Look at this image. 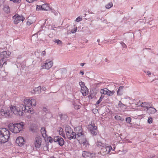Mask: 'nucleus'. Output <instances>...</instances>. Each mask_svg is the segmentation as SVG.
Returning <instances> with one entry per match:
<instances>
[{
  "label": "nucleus",
  "instance_id": "nucleus-1",
  "mask_svg": "<svg viewBox=\"0 0 158 158\" xmlns=\"http://www.w3.org/2000/svg\"><path fill=\"white\" fill-rule=\"evenodd\" d=\"M25 125L24 123L21 122L20 123H15L14 124L10 123L8 127L11 131L15 133H17L23 129Z\"/></svg>",
  "mask_w": 158,
  "mask_h": 158
},
{
  "label": "nucleus",
  "instance_id": "nucleus-2",
  "mask_svg": "<svg viewBox=\"0 0 158 158\" xmlns=\"http://www.w3.org/2000/svg\"><path fill=\"white\" fill-rule=\"evenodd\" d=\"M10 137V131L6 128H0V143H5L8 141Z\"/></svg>",
  "mask_w": 158,
  "mask_h": 158
},
{
  "label": "nucleus",
  "instance_id": "nucleus-3",
  "mask_svg": "<svg viewBox=\"0 0 158 158\" xmlns=\"http://www.w3.org/2000/svg\"><path fill=\"white\" fill-rule=\"evenodd\" d=\"M12 111H11L10 106V107H4L0 111L1 116L4 117L8 118L11 117Z\"/></svg>",
  "mask_w": 158,
  "mask_h": 158
},
{
  "label": "nucleus",
  "instance_id": "nucleus-4",
  "mask_svg": "<svg viewBox=\"0 0 158 158\" xmlns=\"http://www.w3.org/2000/svg\"><path fill=\"white\" fill-rule=\"evenodd\" d=\"M74 131L76 135V138L78 140L81 139L82 137H84V134L82 132V129L81 126L76 127L74 128Z\"/></svg>",
  "mask_w": 158,
  "mask_h": 158
},
{
  "label": "nucleus",
  "instance_id": "nucleus-5",
  "mask_svg": "<svg viewBox=\"0 0 158 158\" xmlns=\"http://www.w3.org/2000/svg\"><path fill=\"white\" fill-rule=\"evenodd\" d=\"M89 130L91 134L93 136L96 135L98 132L97 127L94 123L89 126Z\"/></svg>",
  "mask_w": 158,
  "mask_h": 158
},
{
  "label": "nucleus",
  "instance_id": "nucleus-6",
  "mask_svg": "<svg viewBox=\"0 0 158 158\" xmlns=\"http://www.w3.org/2000/svg\"><path fill=\"white\" fill-rule=\"evenodd\" d=\"M14 19V23L15 24H17L21 21L23 22L25 19L24 17L22 15H19L18 14H15L13 17Z\"/></svg>",
  "mask_w": 158,
  "mask_h": 158
},
{
  "label": "nucleus",
  "instance_id": "nucleus-7",
  "mask_svg": "<svg viewBox=\"0 0 158 158\" xmlns=\"http://www.w3.org/2000/svg\"><path fill=\"white\" fill-rule=\"evenodd\" d=\"M11 111L15 115L19 116H22L23 115V113L20 110V109L16 108V106H10Z\"/></svg>",
  "mask_w": 158,
  "mask_h": 158
},
{
  "label": "nucleus",
  "instance_id": "nucleus-8",
  "mask_svg": "<svg viewBox=\"0 0 158 158\" xmlns=\"http://www.w3.org/2000/svg\"><path fill=\"white\" fill-rule=\"evenodd\" d=\"M53 62L52 60H47L42 65V69H49L53 66Z\"/></svg>",
  "mask_w": 158,
  "mask_h": 158
},
{
  "label": "nucleus",
  "instance_id": "nucleus-9",
  "mask_svg": "<svg viewBox=\"0 0 158 158\" xmlns=\"http://www.w3.org/2000/svg\"><path fill=\"white\" fill-rule=\"evenodd\" d=\"M55 142L57 143L60 146H62L64 144V139L60 136H56L54 137L53 139Z\"/></svg>",
  "mask_w": 158,
  "mask_h": 158
},
{
  "label": "nucleus",
  "instance_id": "nucleus-10",
  "mask_svg": "<svg viewBox=\"0 0 158 158\" xmlns=\"http://www.w3.org/2000/svg\"><path fill=\"white\" fill-rule=\"evenodd\" d=\"M42 139L40 137H36L35 139V146L36 148H39L41 145Z\"/></svg>",
  "mask_w": 158,
  "mask_h": 158
},
{
  "label": "nucleus",
  "instance_id": "nucleus-11",
  "mask_svg": "<svg viewBox=\"0 0 158 158\" xmlns=\"http://www.w3.org/2000/svg\"><path fill=\"white\" fill-rule=\"evenodd\" d=\"M25 142L23 137L21 136L18 137L16 140V143L20 147L23 146Z\"/></svg>",
  "mask_w": 158,
  "mask_h": 158
},
{
  "label": "nucleus",
  "instance_id": "nucleus-12",
  "mask_svg": "<svg viewBox=\"0 0 158 158\" xmlns=\"http://www.w3.org/2000/svg\"><path fill=\"white\" fill-rule=\"evenodd\" d=\"M10 54L11 53L9 51H3L1 53L0 57L1 58L6 59Z\"/></svg>",
  "mask_w": 158,
  "mask_h": 158
},
{
  "label": "nucleus",
  "instance_id": "nucleus-13",
  "mask_svg": "<svg viewBox=\"0 0 158 158\" xmlns=\"http://www.w3.org/2000/svg\"><path fill=\"white\" fill-rule=\"evenodd\" d=\"M147 111L149 114H152L155 113L156 111V110L154 108L151 107L146 106Z\"/></svg>",
  "mask_w": 158,
  "mask_h": 158
},
{
  "label": "nucleus",
  "instance_id": "nucleus-14",
  "mask_svg": "<svg viewBox=\"0 0 158 158\" xmlns=\"http://www.w3.org/2000/svg\"><path fill=\"white\" fill-rule=\"evenodd\" d=\"M81 144H82L83 145H85V146H87V145H89V143L88 141L86 140L85 135L84 137H82L81 138Z\"/></svg>",
  "mask_w": 158,
  "mask_h": 158
},
{
  "label": "nucleus",
  "instance_id": "nucleus-15",
  "mask_svg": "<svg viewBox=\"0 0 158 158\" xmlns=\"http://www.w3.org/2000/svg\"><path fill=\"white\" fill-rule=\"evenodd\" d=\"M73 131V129L70 126H66L65 127V131L66 132L67 136L69 137V134L71 133Z\"/></svg>",
  "mask_w": 158,
  "mask_h": 158
},
{
  "label": "nucleus",
  "instance_id": "nucleus-16",
  "mask_svg": "<svg viewBox=\"0 0 158 158\" xmlns=\"http://www.w3.org/2000/svg\"><path fill=\"white\" fill-rule=\"evenodd\" d=\"M41 87H38L34 89L32 91V93L34 94H40L41 92Z\"/></svg>",
  "mask_w": 158,
  "mask_h": 158
},
{
  "label": "nucleus",
  "instance_id": "nucleus-17",
  "mask_svg": "<svg viewBox=\"0 0 158 158\" xmlns=\"http://www.w3.org/2000/svg\"><path fill=\"white\" fill-rule=\"evenodd\" d=\"M23 107H22L21 109L22 111H24V112H29V111L31 112L30 108L28 106H26L23 105Z\"/></svg>",
  "mask_w": 158,
  "mask_h": 158
},
{
  "label": "nucleus",
  "instance_id": "nucleus-18",
  "mask_svg": "<svg viewBox=\"0 0 158 158\" xmlns=\"http://www.w3.org/2000/svg\"><path fill=\"white\" fill-rule=\"evenodd\" d=\"M69 137L67 136L68 139L70 140L72 139H75L76 138V133L73 131H72V132L69 134Z\"/></svg>",
  "mask_w": 158,
  "mask_h": 158
},
{
  "label": "nucleus",
  "instance_id": "nucleus-19",
  "mask_svg": "<svg viewBox=\"0 0 158 158\" xmlns=\"http://www.w3.org/2000/svg\"><path fill=\"white\" fill-rule=\"evenodd\" d=\"M123 86H120L119 87L117 92L118 95L120 96L123 94Z\"/></svg>",
  "mask_w": 158,
  "mask_h": 158
},
{
  "label": "nucleus",
  "instance_id": "nucleus-20",
  "mask_svg": "<svg viewBox=\"0 0 158 158\" xmlns=\"http://www.w3.org/2000/svg\"><path fill=\"white\" fill-rule=\"evenodd\" d=\"M40 131L43 137L44 138H46L47 136V135L45 128L44 127H42Z\"/></svg>",
  "mask_w": 158,
  "mask_h": 158
},
{
  "label": "nucleus",
  "instance_id": "nucleus-21",
  "mask_svg": "<svg viewBox=\"0 0 158 158\" xmlns=\"http://www.w3.org/2000/svg\"><path fill=\"white\" fill-rule=\"evenodd\" d=\"M91 154L89 152L84 151L83 152L82 156L83 157L85 158L89 157L91 156Z\"/></svg>",
  "mask_w": 158,
  "mask_h": 158
},
{
  "label": "nucleus",
  "instance_id": "nucleus-22",
  "mask_svg": "<svg viewBox=\"0 0 158 158\" xmlns=\"http://www.w3.org/2000/svg\"><path fill=\"white\" fill-rule=\"evenodd\" d=\"M102 149H103L104 151L105 150L106 151L105 152H106V153H108L110 151V149H112V147L110 146H104V147L102 148H101Z\"/></svg>",
  "mask_w": 158,
  "mask_h": 158
},
{
  "label": "nucleus",
  "instance_id": "nucleus-23",
  "mask_svg": "<svg viewBox=\"0 0 158 158\" xmlns=\"http://www.w3.org/2000/svg\"><path fill=\"white\" fill-rule=\"evenodd\" d=\"M58 131L59 134L63 137H65V135L64 133L63 129L61 127H59L58 129Z\"/></svg>",
  "mask_w": 158,
  "mask_h": 158
},
{
  "label": "nucleus",
  "instance_id": "nucleus-24",
  "mask_svg": "<svg viewBox=\"0 0 158 158\" xmlns=\"http://www.w3.org/2000/svg\"><path fill=\"white\" fill-rule=\"evenodd\" d=\"M81 92L83 96H85L88 94V91L86 87L85 89H81Z\"/></svg>",
  "mask_w": 158,
  "mask_h": 158
},
{
  "label": "nucleus",
  "instance_id": "nucleus-25",
  "mask_svg": "<svg viewBox=\"0 0 158 158\" xmlns=\"http://www.w3.org/2000/svg\"><path fill=\"white\" fill-rule=\"evenodd\" d=\"M41 8L42 10H48L50 9L48 4H44L41 6Z\"/></svg>",
  "mask_w": 158,
  "mask_h": 158
},
{
  "label": "nucleus",
  "instance_id": "nucleus-26",
  "mask_svg": "<svg viewBox=\"0 0 158 158\" xmlns=\"http://www.w3.org/2000/svg\"><path fill=\"white\" fill-rule=\"evenodd\" d=\"M3 10L4 11L6 14H8L10 13V8L9 6L7 5L4 6Z\"/></svg>",
  "mask_w": 158,
  "mask_h": 158
},
{
  "label": "nucleus",
  "instance_id": "nucleus-27",
  "mask_svg": "<svg viewBox=\"0 0 158 158\" xmlns=\"http://www.w3.org/2000/svg\"><path fill=\"white\" fill-rule=\"evenodd\" d=\"M97 145L99 147H101V148H103L105 146V144L100 141H98L97 142Z\"/></svg>",
  "mask_w": 158,
  "mask_h": 158
},
{
  "label": "nucleus",
  "instance_id": "nucleus-28",
  "mask_svg": "<svg viewBox=\"0 0 158 158\" xmlns=\"http://www.w3.org/2000/svg\"><path fill=\"white\" fill-rule=\"evenodd\" d=\"M108 89L106 88L102 89L100 90V93L102 94L107 95Z\"/></svg>",
  "mask_w": 158,
  "mask_h": 158
},
{
  "label": "nucleus",
  "instance_id": "nucleus-29",
  "mask_svg": "<svg viewBox=\"0 0 158 158\" xmlns=\"http://www.w3.org/2000/svg\"><path fill=\"white\" fill-rule=\"evenodd\" d=\"M6 63V59L1 58L0 61V67H2Z\"/></svg>",
  "mask_w": 158,
  "mask_h": 158
},
{
  "label": "nucleus",
  "instance_id": "nucleus-30",
  "mask_svg": "<svg viewBox=\"0 0 158 158\" xmlns=\"http://www.w3.org/2000/svg\"><path fill=\"white\" fill-rule=\"evenodd\" d=\"M114 118L117 120H120L123 121L124 120V119L122 118L120 116L117 115L115 116Z\"/></svg>",
  "mask_w": 158,
  "mask_h": 158
},
{
  "label": "nucleus",
  "instance_id": "nucleus-31",
  "mask_svg": "<svg viewBox=\"0 0 158 158\" xmlns=\"http://www.w3.org/2000/svg\"><path fill=\"white\" fill-rule=\"evenodd\" d=\"M36 100L34 99L30 100V104L32 106H35L36 105Z\"/></svg>",
  "mask_w": 158,
  "mask_h": 158
},
{
  "label": "nucleus",
  "instance_id": "nucleus-32",
  "mask_svg": "<svg viewBox=\"0 0 158 158\" xmlns=\"http://www.w3.org/2000/svg\"><path fill=\"white\" fill-rule=\"evenodd\" d=\"M79 85H80L81 89H85L86 86L85 85V83L84 82L81 81L79 83Z\"/></svg>",
  "mask_w": 158,
  "mask_h": 158
},
{
  "label": "nucleus",
  "instance_id": "nucleus-33",
  "mask_svg": "<svg viewBox=\"0 0 158 158\" xmlns=\"http://www.w3.org/2000/svg\"><path fill=\"white\" fill-rule=\"evenodd\" d=\"M107 95L108 96H112L114 93L115 92L113 91H110L108 89Z\"/></svg>",
  "mask_w": 158,
  "mask_h": 158
},
{
  "label": "nucleus",
  "instance_id": "nucleus-34",
  "mask_svg": "<svg viewBox=\"0 0 158 158\" xmlns=\"http://www.w3.org/2000/svg\"><path fill=\"white\" fill-rule=\"evenodd\" d=\"M59 71L62 74L66 73L67 72L66 70L64 68L60 69L59 70Z\"/></svg>",
  "mask_w": 158,
  "mask_h": 158
},
{
  "label": "nucleus",
  "instance_id": "nucleus-35",
  "mask_svg": "<svg viewBox=\"0 0 158 158\" xmlns=\"http://www.w3.org/2000/svg\"><path fill=\"white\" fill-rule=\"evenodd\" d=\"M54 42L56 43L58 45H61L62 44V42L58 40V39H57V40H55L54 41Z\"/></svg>",
  "mask_w": 158,
  "mask_h": 158
},
{
  "label": "nucleus",
  "instance_id": "nucleus-36",
  "mask_svg": "<svg viewBox=\"0 0 158 158\" xmlns=\"http://www.w3.org/2000/svg\"><path fill=\"white\" fill-rule=\"evenodd\" d=\"M113 3L112 2H110L106 6V7L107 9H109L113 6Z\"/></svg>",
  "mask_w": 158,
  "mask_h": 158
},
{
  "label": "nucleus",
  "instance_id": "nucleus-37",
  "mask_svg": "<svg viewBox=\"0 0 158 158\" xmlns=\"http://www.w3.org/2000/svg\"><path fill=\"white\" fill-rule=\"evenodd\" d=\"M30 100L27 99H25L24 100V103L25 104L27 105L30 104Z\"/></svg>",
  "mask_w": 158,
  "mask_h": 158
},
{
  "label": "nucleus",
  "instance_id": "nucleus-38",
  "mask_svg": "<svg viewBox=\"0 0 158 158\" xmlns=\"http://www.w3.org/2000/svg\"><path fill=\"white\" fill-rule=\"evenodd\" d=\"M73 105L74 106V107L75 109L78 110L80 107V106L79 105H76L75 103H73Z\"/></svg>",
  "mask_w": 158,
  "mask_h": 158
},
{
  "label": "nucleus",
  "instance_id": "nucleus-39",
  "mask_svg": "<svg viewBox=\"0 0 158 158\" xmlns=\"http://www.w3.org/2000/svg\"><path fill=\"white\" fill-rule=\"evenodd\" d=\"M131 119L130 117L126 118V122L129 123L131 122Z\"/></svg>",
  "mask_w": 158,
  "mask_h": 158
},
{
  "label": "nucleus",
  "instance_id": "nucleus-40",
  "mask_svg": "<svg viewBox=\"0 0 158 158\" xmlns=\"http://www.w3.org/2000/svg\"><path fill=\"white\" fill-rule=\"evenodd\" d=\"M152 122V118L151 117H150L148 118V123H151Z\"/></svg>",
  "mask_w": 158,
  "mask_h": 158
},
{
  "label": "nucleus",
  "instance_id": "nucleus-41",
  "mask_svg": "<svg viewBox=\"0 0 158 158\" xmlns=\"http://www.w3.org/2000/svg\"><path fill=\"white\" fill-rule=\"evenodd\" d=\"M33 21H30V19H28L27 23V25L30 26L33 23Z\"/></svg>",
  "mask_w": 158,
  "mask_h": 158
},
{
  "label": "nucleus",
  "instance_id": "nucleus-42",
  "mask_svg": "<svg viewBox=\"0 0 158 158\" xmlns=\"http://www.w3.org/2000/svg\"><path fill=\"white\" fill-rule=\"evenodd\" d=\"M77 27H74V28L73 30H71V32L72 33H74L77 31Z\"/></svg>",
  "mask_w": 158,
  "mask_h": 158
},
{
  "label": "nucleus",
  "instance_id": "nucleus-43",
  "mask_svg": "<svg viewBox=\"0 0 158 158\" xmlns=\"http://www.w3.org/2000/svg\"><path fill=\"white\" fill-rule=\"evenodd\" d=\"M146 103L145 102H144V103H142V104H141V106L142 107H145L146 108V106H147L146 105Z\"/></svg>",
  "mask_w": 158,
  "mask_h": 158
},
{
  "label": "nucleus",
  "instance_id": "nucleus-44",
  "mask_svg": "<svg viewBox=\"0 0 158 158\" xmlns=\"http://www.w3.org/2000/svg\"><path fill=\"white\" fill-rule=\"evenodd\" d=\"M82 20V18H80L79 17H78L76 19L75 21L77 22H79L80 21H81Z\"/></svg>",
  "mask_w": 158,
  "mask_h": 158
},
{
  "label": "nucleus",
  "instance_id": "nucleus-45",
  "mask_svg": "<svg viewBox=\"0 0 158 158\" xmlns=\"http://www.w3.org/2000/svg\"><path fill=\"white\" fill-rule=\"evenodd\" d=\"M120 43L123 48H126L127 47V46H126V45L123 42H122Z\"/></svg>",
  "mask_w": 158,
  "mask_h": 158
},
{
  "label": "nucleus",
  "instance_id": "nucleus-46",
  "mask_svg": "<svg viewBox=\"0 0 158 158\" xmlns=\"http://www.w3.org/2000/svg\"><path fill=\"white\" fill-rule=\"evenodd\" d=\"M102 100L99 98V99L96 102V104L98 105L102 101Z\"/></svg>",
  "mask_w": 158,
  "mask_h": 158
},
{
  "label": "nucleus",
  "instance_id": "nucleus-47",
  "mask_svg": "<svg viewBox=\"0 0 158 158\" xmlns=\"http://www.w3.org/2000/svg\"><path fill=\"white\" fill-rule=\"evenodd\" d=\"M144 72L145 73H146L148 76L150 75L151 74V72L149 71H144Z\"/></svg>",
  "mask_w": 158,
  "mask_h": 158
},
{
  "label": "nucleus",
  "instance_id": "nucleus-48",
  "mask_svg": "<svg viewBox=\"0 0 158 158\" xmlns=\"http://www.w3.org/2000/svg\"><path fill=\"white\" fill-rule=\"evenodd\" d=\"M49 142L51 143H52L53 141H54L53 139H52V138L51 137H49Z\"/></svg>",
  "mask_w": 158,
  "mask_h": 158
},
{
  "label": "nucleus",
  "instance_id": "nucleus-49",
  "mask_svg": "<svg viewBox=\"0 0 158 158\" xmlns=\"http://www.w3.org/2000/svg\"><path fill=\"white\" fill-rule=\"evenodd\" d=\"M46 54V52L45 51H43L41 53V55L43 56H44Z\"/></svg>",
  "mask_w": 158,
  "mask_h": 158
},
{
  "label": "nucleus",
  "instance_id": "nucleus-50",
  "mask_svg": "<svg viewBox=\"0 0 158 158\" xmlns=\"http://www.w3.org/2000/svg\"><path fill=\"white\" fill-rule=\"evenodd\" d=\"M21 2V0H16V2H16L17 3H19Z\"/></svg>",
  "mask_w": 158,
  "mask_h": 158
},
{
  "label": "nucleus",
  "instance_id": "nucleus-51",
  "mask_svg": "<svg viewBox=\"0 0 158 158\" xmlns=\"http://www.w3.org/2000/svg\"><path fill=\"white\" fill-rule=\"evenodd\" d=\"M41 89H42V90L43 91H45L46 89V88L44 87H43L42 88H41Z\"/></svg>",
  "mask_w": 158,
  "mask_h": 158
},
{
  "label": "nucleus",
  "instance_id": "nucleus-52",
  "mask_svg": "<svg viewBox=\"0 0 158 158\" xmlns=\"http://www.w3.org/2000/svg\"><path fill=\"white\" fill-rule=\"evenodd\" d=\"M105 61L106 62H107V63H109L110 62V61L108 60L107 59V58H106L105 59Z\"/></svg>",
  "mask_w": 158,
  "mask_h": 158
},
{
  "label": "nucleus",
  "instance_id": "nucleus-53",
  "mask_svg": "<svg viewBox=\"0 0 158 158\" xmlns=\"http://www.w3.org/2000/svg\"><path fill=\"white\" fill-rule=\"evenodd\" d=\"M104 95H101V97H100V98L102 100V99H103V98H104Z\"/></svg>",
  "mask_w": 158,
  "mask_h": 158
},
{
  "label": "nucleus",
  "instance_id": "nucleus-54",
  "mask_svg": "<svg viewBox=\"0 0 158 158\" xmlns=\"http://www.w3.org/2000/svg\"><path fill=\"white\" fill-rule=\"evenodd\" d=\"M80 74H81L82 75H83L84 74V72L82 71H80Z\"/></svg>",
  "mask_w": 158,
  "mask_h": 158
},
{
  "label": "nucleus",
  "instance_id": "nucleus-55",
  "mask_svg": "<svg viewBox=\"0 0 158 158\" xmlns=\"http://www.w3.org/2000/svg\"><path fill=\"white\" fill-rule=\"evenodd\" d=\"M85 64V63H81L80 64V65L81 66H83Z\"/></svg>",
  "mask_w": 158,
  "mask_h": 158
},
{
  "label": "nucleus",
  "instance_id": "nucleus-56",
  "mask_svg": "<svg viewBox=\"0 0 158 158\" xmlns=\"http://www.w3.org/2000/svg\"><path fill=\"white\" fill-rule=\"evenodd\" d=\"M155 156V155H154L153 156H151L150 157H149V158H154V157Z\"/></svg>",
  "mask_w": 158,
  "mask_h": 158
},
{
  "label": "nucleus",
  "instance_id": "nucleus-57",
  "mask_svg": "<svg viewBox=\"0 0 158 158\" xmlns=\"http://www.w3.org/2000/svg\"><path fill=\"white\" fill-rule=\"evenodd\" d=\"M145 49H149V50H151V49L150 48H143V50H144Z\"/></svg>",
  "mask_w": 158,
  "mask_h": 158
},
{
  "label": "nucleus",
  "instance_id": "nucleus-58",
  "mask_svg": "<svg viewBox=\"0 0 158 158\" xmlns=\"http://www.w3.org/2000/svg\"><path fill=\"white\" fill-rule=\"evenodd\" d=\"M120 103H121V105H122L123 106H124V105L123 104V103H122V102H121V101H119V105H120Z\"/></svg>",
  "mask_w": 158,
  "mask_h": 158
},
{
  "label": "nucleus",
  "instance_id": "nucleus-59",
  "mask_svg": "<svg viewBox=\"0 0 158 158\" xmlns=\"http://www.w3.org/2000/svg\"><path fill=\"white\" fill-rule=\"evenodd\" d=\"M86 14H84L83 15V17H85L86 16Z\"/></svg>",
  "mask_w": 158,
  "mask_h": 158
},
{
  "label": "nucleus",
  "instance_id": "nucleus-60",
  "mask_svg": "<svg viewBox=\"0 0 158 158\" xmlns=\"http://www.w3.org/2000/svg\"><path fill=\"white\" fill-rule=\"evenodd\" d=\"M43 109L45 111L46 110V108L45 107H44Z\"/></svg>",
  "mask_w": 158,
  "mask_h": 158
},
{
  "label": "nucleus",
  "instance_id": "nucleus-61",
  "mask_svg": "<svg viewBox=\"0 0 158 158\" xmlns=\"http://www.w3.org/2000/svg\"><path fill=\"white\" fill-rule=\"evenodd\" d=\"M10 1H12L14 2H16V0H10Z\"/></svg>",
  "mask_w": 158,
  "mask_h": 158
},
{
  "label": "nucleus",
  "instance_id": "nucleus-62",
  "mask_svg": "<svg viewBox=\"0 0 158 158\" xmlns=\"http://www.w3.org/2000/svg\"><path fill=\"white\" fill-rule=\"evenodd\" d=\"M100 40L99 39H98L97 40V42H99Z\"/></svg>",
  "mask_w": 158,
  "mask_h": 158
},
{
  "label": "nucleus",
  "instance_id": "nucleus-63",
  "mask_svg": "<svg viewBox=\"0 0 158 158\" xmlns=\"http://www.w3.org/2000/svg\"><path fill=\"white\" fill-rule=\"evenodd\" d=\"M7 64V63H6H6H5V64L4 65H6Z\"/></svg>",
  "mask_w": 158,
  "mask_h": 158
},
{
  "label": "nucleus",
  "instance_id": "nucleus-64",
  "mask_svg": "<svg viewBox=\"0 0 158 158\" xmlns=\"http://www.w3.org/2000/svg\"><path fill=\"white\" fill-rule=\"evenodd\" d=\"M63 116V115H61L60 118H62V117Z\"/></svg>",
  "mask_w": 158,
  "mask_h": 158
}]
</instances>
